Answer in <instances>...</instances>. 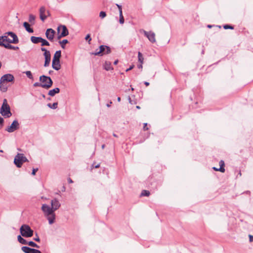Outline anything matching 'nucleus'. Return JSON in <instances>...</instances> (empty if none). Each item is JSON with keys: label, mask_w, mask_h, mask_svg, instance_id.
Instances as JSON below:
<instances>
[{"label": "nucleus", "mask_w": 253, "mask_h": 253, "mask_svg": "<svg viewBox=\"0 0 253 253\" xmlns=\"http://www.w3.org/2000/svg\"><path fill=\"white\" fill-rule=\"evenodd\" d=\"M19 128V124L17 120L13 121L11 125L8 126L5 130L8 132H13L14 131L18 129Z\"/></svg>", "instance_id": "obj_7"}, {"label": "nucleus", "mask_w": 253, "mask_h": 253, "mask_svg": "<svg viewBox=\"0 0 253 253\" xmlns=\"http://www.w3.org/2000/svg\"><path fill=\"white\" fill-rule=\"evenodd\" d=\"M118 63V60H115V61H114V64L115 65H117Z\"/></svg>", "instance_id": "obj_56"}, {"label": "nucleus", "mask_w": 253, "mask_h": 253, "mask_svg": "<svg viewBox=\"0 0 253 253\" xmlns=\"http://www.w3.org/2000/svg\"><path fill=\"white\" fill-rule=\"evenodd\" d=\"M142 64H141L140 65H138V68H142Z\"/></svg>", "instance_id": "obj_54"}, {"label": "nucleus", "mask_w": 253, "mask_h": 253, "mask_svg": "<svg viewBox=\"0 0 253 253\" xmlns=\"http://www.w3.org/2000/svg\"><path fill=\"white\" fill-rule=\"evenodd\" d=\"M138 61L141 64H143L144 58H143L142 54L140 52H138Z\"/></svg>", "instance_id": "obj_30"}, {"label": "nucleus", "mask_w": 253, "mask_h": 253, "mask_svg": "<svg viewBox=\"0 0 253 253\" xmlns=\"http://www.w3.org/2000/svg\"><path fill=\"white\" fill-rule=\"evenodd\" d=\"M41 50L42 51H44L43 55H44V57H45L46 56H50L51 55L49 51L47 50L45 48L42 47L41 48Z\"/></svg>", "instance_id": "obj_28"}, {"label": "nucleus", "mask_w": 253, "mask_h": 253, "mask_svg": "<svg viewBox=\"0 0 253 253\" xmlns=\"http://www.w3.org/2000/svg\"><path fill=\"white\" fill-rule=\"evenodd\" d=\"M56 32L51 28L47 29L45 32V36L46 38L50 41H53Z\"/></svg>", "instance_id": "obj_10"}, {"label": "nucleus", "mask_w": 253, "mask_h": 253, "mask_svg": "<svg viewBox=\"0 0 253 253\" xmlns=\"http://www.w3.org/2000/svg\"><path fill=\"white\" fill-rule=\"evenodd\" d=\"M145 36H146L149 41L152 43H155L156 42L155 34L152 31L147 32L144 30H142Z\"/></svg>", "instance_id": "obj_8"}, {"label": "nucleus", "mask_w": 253, "mask_h": 253, "mask_svg": "<svg viewBox=\"0 0 253 253\" xmlns=\"http://www.w3.org/2000/svg\"><path fill=\"white\" fill-rule=\"evenodd\" d=\"M28 162L27 158L23 154L18 153L14 158V164L17 168H21L24 162Z\"/></svg>", "instance_id": "obj_5"}, {"label": "nucleus", "mask_w": 253, "mask_h": 253, "mask_svg": "<svg viewBox=\"0 0 253 253\" xmlns=\"http://www.w3.org/2000/svg\"><path fill=\"white\" fill-rule=\"evenodd\" d=\"M4 47L7 49H13V50H17L19 49L18 46H13L9 43H5Z\"/></svg>", "instance_id": "obj_25"}, {"label": "nucleus", "mask_w": 253, "mask_h": 253, "mask_svg": "<svg viewBox=\"0 0 253 253\" xmlns=\"http://www.w3.org/2000/svg\"><path fill=\"white\" fill-rule=\"evenodd\" d=\"M57 34H58V35H57V38L58 40H60L62 38L64 37V36H62V35L60 34V33H57Z\"/></svg>", "instance_id": "obj_46"}, {"label": "nucleus", "mask_w": 253, "mask_h": 253, "mask_svg": "<svg viewBox=\"0 0 253 253\" xmlns=\"http://www.w3.org/2000/svg\"><path fill=\"white\" fill-rule=\"evenodd\" d=\"M147 123H144V126H143V129L144 130H147L148 129V127L147 126Z\"/></svg>", "instance_id": "obj_45"}, {"label": "nucleus", "mask_w": 253, "mask_h": 253, "mask_svg": "<svg viewBox=\"0 0 253 253\" xmlns=\"http://www.w3.org/2000/svg\"><path fill=\"white\" fill-rule=\"evenodd\" d=\"M36 237L34 238V240H35V241H36L37 242H40V239L39 237L38 236V234H36Z\"/></svg>", "instance_id": "obj_43"}, {"label": "nucleus", "mask_w": 253, "mask_h": 253, "mask_svg": "<svg viewBox=\"0 0 253 253\" xmlns=\"http://www.w3.org/2000/svg\"><path fill=\"white\" fill-rule=\"evenodd\" d=\"M39 80L42 83V88L48 89L52 85L53 82L49 77L42 75L40 77Z\"/></svg>", "instance_id": "obj_6"}, {"label": "nucleus", "mask_w": 253, "mask_h": 253, "mask_svg": "<svg viewBox=\"0 0 253 253\" xmlns=\"http://www.w3.org/2000/svg\"><path fill=\"white\" fill-rule=\"evenodd\" d=\"M104 147H105V145H104V144H103V145H102V149H104Z\"/></svg>", "instance_id": "obj_60"}, {"label": "nucleus", "mask_w": 253, "mask_h": 253, "mask_svg": "<svg viewBox=\"0 0 253 253\" xmlns=\"http://www.w3.org/2000/svg\"><path fill=\"white\" fill-rule=\"evenodd\" d=\"M0 90L2 92H6L7 90V85L6 82H4L0 80Z\"/></svg>", "instance_id": "obj_17"}, {"label": "nucleus", "mask_w": 253, "mask_h": 253, "mask_svg": "<svg viewBox=\"0 0 253 253\" xmlns=\"http://www.w3.org/2000/svg\"><path fill=\"white\" fill-rule=\"evenodd\" d=\"M40 12V17L42 21H44V20L47 18V16L45 15L46 9L45 7L43 6H42L40 7L39 9Z\"/></svg>", "instance_id": "obj_14"}, {"label": "nucleus", "mask_w": 253, "mask_h": 253, "mask_svg": "<svg viewBox=\"0 0 253 253\" xmlns=\"http://www.w3.org/2000/svg\"><path fill=\"white\" fill-rule=\"evenodd\" d=\"M104 68L106 71L113 70V68L111 66V63L110 62L106 61L103 65Z\"/></svg>", "instance_id": "obj_20"}, {"label": "nucleus", "mask_w": 253, "mask_h": 253, "mask_svg": "<svg viewBox=\"0 0 253 253\" xmlns=\"http://www.w3.org/2000/svg\"><path fill=\"white\" fill-rule=\"evenodd\" d=\"M208 27H209V28H211V25H208Z\"/></svg>", "instance_id": "obj_63"}, {"label": "nucleus", "mask_w": 253, "mask_h": 253, "mask_svg": "<svg viewBox=\"0 0 253 253\" xmlns=\"http://www.w3.org/2000/svg\"><path fill=\"white\" fill-rule=\"evenodd\" d=\"M116 5L118 6L119 10V13H120L121 11H122V6L118 4H117Z\"/></svg>", "instance_id": "obj_47"}, {"label": "nucleus", "mask_w": 253, "mask_h": 253, "mask_svg": "<svg viewBox=\"0 0 253 253\" xmlns=\"http://www.w3.org/2000/svg\"><path fill=\"white\" fill-rule=\"evenodd\" d=\"M60 92V89L58 87H56L54 89L50 90L48 91V95L51 96H53L55 94L58 93Z\"/></svg>", "instance_id": "obj_18"}, {"label": "nucleus", "mask_w": 253, "mask_h": 253, "mask_svg": "<svg viewBox=\"0 0 253 253\" xmlns=\"http://www.w3.org/2000/svg\"><path fill=\"white\" fill-rule=\"evenodd\" d=\"M136 108H137V109H140V106H136Z\"/></svg>", "instance_id": "obj_62"}, {"label": "nucleus", "mask_w": 253, "mask_h": 253, "mask_svg": "<svg viewBox=\"0 0 253 253\" xmlns=\"http://www.w3.org/2000/svg\"><path fill=\"white\" fill-rule=\"evenodd\" d=\"M21 250L25 253H42L40 250L30 248L27 246L22 247Z\"/></svg>", "instance_id": "obj_11"}, {"label": "nucleus", "mask_w": 253, "mask_h": 253, "mask_svg": "<svg viewBox=\"0 0 253 253\" xmlns=\"http://www.w3.org/2000/svg\"><path fill=\"white\" fill-rule=\"evenodd\" d=\"M220 168H219V171L222 172H224L225 171V169L224 168V162L223 160H221L219 162Z\"/></svg>", "instance_id": "obj_26"}, {"label": "nucleus", "mask_w": 253, "mask_h": 253, "mask_svg": "<svg viewBox=\"0 0 253 253\" xmlns=\"http://www.w3.org/2000/svg\"><path fill=\"white\" fill-rule=\"evenodd\" d=\"M47 16H49L50 15V13L48 11H47Z\"/></svg>", "instance_id": "obj_59"}, {"label": "nucleus", "mask_w": 253, "mask_h": 253, "mask_svg": "<svg viewBox=\"0 0 253 253\" xmlns=\"http://www.w3.org/2000/svg\"><path fill=\"white\" fill-rule=\"evenodd\" d=\"M68 181L70 183H72L73 182V180L70 178H68Z\"/></svg>", "instance_id": "obj_51"}, {"label": "nucleus", "mask_w": 253, "mask_h": 253, "mask_svg": "<svg viewBox=\"0 0 253 253\" xmlns=\"http://www.w3.org/2000/svg\"><path fill=\"white\" fill-rule=\"evenodd\" d=\"M150 193L149 191L143 190L142 191V192L141 193V196H149Z\"/></svg>", "instance_id": "obj_35"}, {"label": "nucleus", "mask_w": 253, "mask_h": 253, "mask_svg": "<svg viewBox=\"0 0 253 253\" xmlns=\"http://www.w3.org/2000/svg\"><path fill=\"white\" fill-rule=\"evenodd\" d=\"M0 113L2 116L6 118H9L12 116L10 106L8 104L6 99H4L3 100V103L0 109Z\"/></svg>", "instance_id": "obj_3"}, {"label": "nucleus", "mask_w": 253, "mask_h": 253, "mask_svg": "<svg viewBox=\"0 0 253 253\" xmlns=\"http://www.w3.org/2000/svg\"><path fill=\"white\" fill-rule=\"evenodd\" d=\"M47 105L49 108L51 109H55L57 107L58 103L54 102L53 104L48 103Z\"/></svg>", "instance_id": "obj_29"}, {"label": "nucleus", "mask_w": 253, "mask_h": 253, "mask_svg": "<svg viewBox=\"0 0 253 253\" xmlns=\"http://www.w3.org/2000/svg\"><path fill=\"white\" fill-rule=\"evenodd\" d=\"M107 46L106 45H101L99 46V50L96 49L94 52H91L90 54L94 55L102 56L106 49Z\"/></svg>", "instance_id": "obj_12"}, {"label": "nucleus", "mask_w": 253, "mask_h": 253, "mask_svg": "<svg viewBox=\"0 0 253 253\" xmlns=\"http://www.w3.org/2000/svg\"><path fill=\"white\" fill-rule=\"evenodd\" d=\"M128 100L130 103L132 104L131 100L130 97H128Z\"/></svg>", "instance_id": "obj_57"}, {"label": "nucleus", "mask_w": 253, "mask_h": 253, "mask_svg": "<svg viewBox=\"0 0 253 253\" xmlns=\"http://www.w3.org/2000/svg\"><path fill=\"white\" fill-rule=\"evenodd\" d=\"M18 241L23 244V245H27L28 241H27L25 239L21 237V235H18L17 237Z\"/></svg>", "instance_id": "obj_23"}, {"label": "nucleus", "mask_w": 253, "mask_h": 253, "mask_svg": "<svg viewBox=\"0 0 253 253\" xmlns=\"http://www.w3.org/2000/svg\"><path fill=\"white\" fill-rule=\"evenodd\" d=\"M133 67H134V65H131L130 66V67L129 68L127 69L126 71L128 72V71L131 70V69H132L133 68Z\"/></svg>", "instance_id": "obj_49"}, {"label": "nucleus", "mask_w": 253, "mask_h": 253, "mask_svg": "<svg viewBox=\"0 0 253 253\" xmlns=\"http://www.w3.org/2000/svg\"><path fill=\"white\" fill-rule=\"evenodd\" d=\"M212 169L215 171H219V168L218 169L215 167H213Z\"/></svg>", "instance_id": "obj_52"}, {"label": "nucleus", "mask_w": 253, "mask_h": 253, "mask_svg": "<svg viewBox=\"0 0 253 253\" xmlns=\"http://www.w3.org/2000/svg\"><path fill=\"white\" fill-rule=\"evenodd\" d=\"M113 136H115V137H117L118 136L115 133H113Z\"/></svg>", "instance_id": "obj_61"}, {"label": "nucleus", "mask_w": 253, "mask_h": 253, "mask_svg": "<svg viewBox=\"0 0 253 253\" xmlns=\"http://www.w3.org/2000/svg\"><path fill=\"white\" fill-rule=\"evenodd\" d=\"M51 206L50 207L55 211L60 208L61 205L57 199H54L51 201Z\"/></svg>", "instance_id": "obj_15"}, {"label": "nucleus", "mask_w": 253, "mask_h": 253, "mask_svg": "<svg viewBox=\"0 0 253 253\" xmlns=\"http://www.w3.org/2000/svg\"><path fill=\"white\" fill-rule=\"evenodd\" d=\"M44 58H45V62H44V66L46 67L49 65V64L50 62V60H51V55L48 56H46L44 57Z\"/></svg>", "instance_id": "obj_24"}, {"label": "nucleus", "mask_w": 253, "mask_h": 253, "mask_svg": "<svg viewBox=\"0 0 253 253\" xmlns=\"http://www.w3.org/2000/svg\"><path fill=\"white\" fill-rule=\"evenodd\" d=\"M0 152L2 153L3 152V150H0Z\"/></svg>", "instance_id": "obj_64"}, {"label": "nucleus", "mask_w": 253, "mask_h": 253, "mask_svg": "<svg viewBox=\"0 0 253 253\" xmlns=\"http://www.w3.org/2000/svg\"><path fill=\"white\" fill-rule=\"evenodd\" d=\"M52 67L54 70L56 71L59 70L61 68L60 60H52Z\"/></svg>", "instance_id": "obj_16"}, {"label": "nucleus", "mask_w": 253, "mask_h": 253, "mask_svg": "<svg viewBox=\"0 0 253 253\" xmlns=\"http://www.w3.org/2000/svg\"><path fill=\"white\" fill-rule=\"evenodd\" d=\"M249 238H250V242H253V236L250 235Z\"/></svg>", "instance_id": "obj_50"}, {"label": "nucleus", "mask_w": 253, "mask_h": 253, "mask_svg": "<svg viewBox=\"0 0 253 253\" xmlns=\"http://www.w3.org/2000/svg\"><path fill=\"white\" fill-rule=\"evenodd\" d=\"M20 232L21 235L26 238L33 236L34 233V231L27 224H23L21 226Z\"/></svg>", "instance_id": "obj_4"}, {"label": "nucleus", "mask_w": 253, "mask_h": 253, "mask_svg": "<svg viewBox=\"0 0 253 253\" xmlns=\"http://www.w3.org/2000/svg\"><path fill=\"white\" fill-rule=\"evenodd\" d=\"M41 209L44 215L48 220L49 224H53L55 219V211L49 206L45 204L42 205Z\"/></svg>", "instance_id": "obj_1"}, {"label": "nucleus", "mask_w": 253, "mask_h": 253, "mask_svg": "<svg viewBox=\"0 0 253 253\" xmlns=\"http://www.w3.org/2000/svg\"><path fill=\"white\" fill-rule=\"evenodd\" d=\"M42 37H37L32 36L31 38V42L34 43H38L39 42H41Z\"/></svg>", "instance_id": "obj_21"}, {"label": "nucleus", "mask_w": 253, "mask_h": 253, "mask_svg": "<svg viewBox=\"0 0 253 253\" xmlns=\"http://www.w3.org/2000/svg\"><path fill=\"white\" fill-rule=\"evenodd\" d=\"M118 101L120 102L121 101V98L120 97H118L117 98Z\"/></svg>", "instance_id": "obj_58"}, {"label": "nucleus", "mask_w": 253, "mask_h": 253, "mask_svg": "<svg viewBox=\"0 0 253 253\" xmlns=\"http://www.w3.org/2000/svg\"><path fill=\"white\" fill-rule=\"evenodd\" d=\"M68 42V41L66 39L63 40L62 41H60L59 42V44H60L61 47L63 49L65 47V44L67 43Z\"/></svg>", "instance_id": "obj_27"}, {"label": "nucleus", "mask_w": 253, "mask_h": 253, "mask_svg": "<svg viewBox=\"0 0 253 253\" xmlns=\"http://www.w3.org/2000/svg\"><path fill=\"white\" fill-rule=\"evenodd\" d=\"M27 245H29V246H30L31 247H35V248H40V247L37 244H36L35 242H34L33 241L28 242Z\"/></svg>", "instance_id": "obj_31"}, {"label": "nucleus", "mask_w": 253, "mask_h": 253, "mask_svg": "<svg viewBox=\"0 0 253 253\" xmlns=\"http://www.w3.org/2000/svg\"><path fill=\"white\" fill-rule=\"evenodd\" d=\"M111 53V49L109 46H107L106 49L104 51V54H107Z\"/></svg>", "instance_id": "obj_39"}, {"label": "nucleus", "mask_w": 253, "mask_h": 253, "mask_svg": "<svg viewBox=\"0 0 253 253\" xmlns=\"http://www.w3.org/2000/svg\"><path fill=\"white\" fill-rule=\"evenodd\" d=\"M106 16V14L105 12H104V11H101L99 13V17L102 19L105 17Z\"/></svg>", "instance_id": "obj_37"}, {"label": "nucleus", "mask_w": 253, "mask_h": 253, "mask_svg": "<svg viewBox=\"0 0 253 253\" xmlns=\"http://www.w3.org/2000/svg\"><path fill=\"white\" fill-rule=\"evenodd\" d=\"M57 33H60L62 36L66 37L69 34L68 30L65 25H60L57 28Z\"/></svg>", "instance_id": "obj_9"}, {"label": "nucleus", "mask_w": 253, "mask_h": 253, "mask_svg": "<svg viewBox=\"0 0 253 253\" xmlns=\"http://www.w3.org/2000/svg\"><path fill=\"white\" fill-rule=\"evenodd\" d=\"M38 169H33L32 172V174L35 175L36 174V172L38 171Z\"/></svg>", "instance_id": "obj_44"}, {"label": "nucleus", "mask_w": 253, "mask_h": 253, "mask_svg": "<svg viewBox=\"0 0 253 253\" xmlns=\"http://www.w3.org/2000/svg\"><path fill=\"white\" fill-rule=\"evenodd\" d=\"M35 16L33 14H30L29 16V22L34 24L35 23Z\"/></svg>", "instance_id": "obj_33"}, {"label": "nucleus", "mask_w": 253, "mask_h": 253, "mask_svg": "<svg viewBox=\"0 0 253 253\" xmlns=\"http://www.w3.org/2000/svg\"><path fill=\"white\" fill-rule=\"evenodd\" d=\"M85 39L86 40V41H88V43H90V42L91 41V38H90V35L89 34H87L85 38Z\"/></svg>", "instance_id": "obj_41"}, {"label": "nucleus", "mask_w": 253, "mask_h": 253, "mask_svg": "<svg viewBox=\"0 0 253 253\" xmlns=\"http://www.w3.org/2000/svg\"><path fill=\"white\" fill-rule=\"evenodd\" d=\"M112 104V102L111 101L109 104H107V106L108 107H110L111 106V104Z\"/></svg>", "instance_id": "obj_55"}, {"label": "nucleus", "mask_w": 253, "mask_h": 253, "mask_svg": "<svg viewBox=\"0 0 253 253\" xmlns=\"http://www.w3.org/2000/svg\"><path fill=\"white\" fill-rule=\"evenodd\" d=\"M4 122L3 119L0 117V129L2 128Z\"/></svg>", "instance_id": "obj_40"}, {"label": "nucleus", "mask_w": 253, "mask_h": 253, "mask_svg": "<svg viewBox=\"0 0 253 253\" xmlns=\"http://www.w3.org/2000/svg\"><path fill=\"white\" fill-rule=\"evenodd\" d=\"M92 167L95 168H98L100 167V164L95 165L94 164H93Z\"/></svg>", "instance_id": "obj_48"}, {"label": "nucleus", "mask_w": 253, "mask_h": 253, "mask_svg": "<svg viewBox=\"0 0 253 253\" xmlns=\"http://www.w3.org/2000/svg\"><path fill=\"white\" fill-rule=\"evenodd\" d=\"M3 42L8 43H17L19 42L17 35L12 32H6L3 36H0Z\"/></svg>", "instance_id": "obj_2"}, {"label": "nucleus", "mask_w": 253, "mask_h": 253, "mask_svg": "<svg viewBox=\"0 0 253 253\" xmlns=\"http://www.w3.org/2000/svg\"><path fill=\"white\" fill-rule=\"evenodd\" d=\"M223 28L224 29H233L234 27L232 26L229 25H225L223 26Z\"/></svg>", "instance_id": "obj_38"}, {"label": "nucleus", "mask_w": 253, "mask_h": 253, "mask_svg": "<svg viewBox=\"0 0 253 253\" xmlns=\"http://www.w3.org/2000/svg\"><path fill=\"white\" fill-rule=\"evenodd\" d=\"M23 26L25 27L26 30L30 33H32L34 32V30L32 28L30 27V24L27 22H25L23 23Z\"/></svg>", "instance_id": "obj_19"}, {"label": "nucleus", "mask_w": 253, "mask_h": 253, "mask_svg": "<svg viewBox=\"0 0 253 253\" xmlns=\"http://www.w3.org/2000/svg\"><path fill=\"white\" fill-rule=\"evenodd\" d=\"M119 17H120V19H119L120 23L121 24H124L125 20H124V18L123 15V12L121 11L120 13H119Z\"/></svg>", "instance_id": "obj_34"}, {"label": "nucleus", "mask_w": 253, "mask_h": 253, "mask_svg": "<svg viewBox=\"0 0 253 253\" xmlns=\"http://www.w3.org/2000/svg\"><path fill=\"white\" fill-rule=\"evenodd\" d=\"M14 76L10 74H5L2 76L0 80L4 82H11L14 81Z\"/></svg>", "instance_id": "obj_13"}, {"label": "nucleus", "mask_w": 253, "mask_h": 253, "mask_svg": "<svg viewBox=\"0 0 253 253\" xmlns=\"http://www.w3.org/2000/svg\"><path fill=\"white\" fill-rule=\"evenodd\" d=\"M61 56V50L56 51L54 55V57L53 60H60V58Z\"/></svg>", "instance_id": "obj_22"}, {"label": "nucleus", "mask_w": 253, "mask_h": 253, "mask_svg": "<svg viewBox=\"0 0 253 253\" xmlns=\"http://www.w3.org/2000/svg\"><path fill=\"white\" fill-rule=\"evenodd\" d=\"M41 42L42 43V44H41L42 46H44V45L49 46L50 45L49 42L43 38H42Z\"/></svg>", "instance_id": "obj_32"}, {"label": "nucleus", "mask_w": 253, "mask_h": 253, "mask_svg": "<svg viewBox=\"0 0 253 253\" xmlns=\"http://www.w3.org/2000/svg\"><path fill=\"white\" fill-rule=\"evenodd\" d=\"M24 73L26 75V76H27V77L28 78H29L30 79H32V80L33 79V76L31 71H27L25 72Z\"/></svg>", "instance_id": "obj_36"}, {"label": "nucleus", "mask_w": 253, "mask_h": 253, "mask_svg": "<svg viewBox=\"0 0 253 253\" xmlns=\"http://www.w3.org/2000/svg\"><path fill=\"white\" fill-rule=\"evenodd\" d=\"M34 86L35 87H37V86H41L42 87V83H38V82H36L34 84H33Z\"/></svg>", "instance_id": "obj_42"}, {"label": "nucleus", "mask_w": 253, "mask_h": 253, "mask_svg": "<svg viewBox=\"0 0 253 253\" xmlns=\"http://www.w3.org/2000/svg\"><path fill=\"white\" fill-rule=\"evenodd\" d=\"M144 84L146 85V86H148L149 85V83L147 82H144Z\"/></svg>", "instance_id": "obj_53"}]
</instances>
